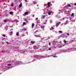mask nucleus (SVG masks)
<instances>
[{"label":"nucleus","instance_id":"nucleus-1","mask_svg":"<svg viewBox=\"0 0 76 76\" xmlns=\"http://www.w3.org/2000/svg\"><path fill=\"white\" fill-rule=\"evenodd\" d=\"M61 23L60 22H58V23H56V27H57Z\"/></svg>","mask_w":76,"mask_h":76},{"label":"nucleus","instance_id":"nucleus-2","mask_svg":"<svg viewBox=\"0 0 76 76\" xmlns=\"http://www.w3.org/2000/svg\"><path fill=\"white\" fill-rule=\"evenodd\" d=\"M61 37L62 38H64L65 37V35H64V34H62L61 35Z\"/></svg>","mask_w":76,"mask_h":76},{"label":"nucleus","instance_id":"nucleus-3","mask_svg":"<svg viewBox=\"0 0 76 76\" xmlns=\"http://www.w3.org/2000/svg\"><path fill=\"white\" fill-rule=\"evenodd\" d=\"M22 3H20V4L19 5V7H22Z\"/></svg>","mask_w":76,"mask_h":76},{"label":"nucleus","instance_id":"nucleus-4","mask_svg":"<svg viewBox=\"0 0 76 76\" xmlns=\"http://www.w3.org/2000/svg\"><path fill=\"white\" fill-rule=\"evenodd\" d=\"M48 7H50V2H48Z\"/></svg>","mask_w":76,"mask_h":76},{"label":"nucleus","instance_id":"nucleus-5","mask_svg":"<svg viewBox=\"0 0 76 76\" xmlns=\"http://www.w3.org/2000/svg\"><path fill=\"white\" fill-rule=\"evenodd\" d=\"M34 23H33L32 24V28H34Z\"/></svg>","mask_w":76,"mask_h":76},{"label":"nucleus","instance_id":"nucleus-6","mask_svg":"<svg viewBox=\"0 0 76 76\" xmlns=\"http://www.w3.org/2000/svg\"><path fill=\"white\" fill-rule=\"evenodd\" d=\"M28 12H25L24 13V14L25 15H28Z\"/></svg>","mask_w":76,"mask_h":76},{"label":"nucleus","instance_id":"nucleus-7","mask_svg":"<svg viewBox=\"0 0 76 76\" xmlns=\"http://www.w3.org/2000/svg\"><path fill=\"white\" fill-rule=\"evenodd\" d=\"M51 12H50L48 13V14L49 15H51Z\"/></svg>","mask_w":76,"mask_h":76},{"label":"nucleus","instance_id":"nucleus-8","mask_svg":"<svg viewBox=\"0 0 76 76\" xmlns=\"http://www.w3.org/2000/svg\"><path fill=\"white\" fill-rule=\"evenodd\" d=\"M68 7H70V4H68L67 5Z\"/></svg>","mask_w":76,"mask_h":76},{"label":"nucleus","instance_id":"nucleus-9","mask_svg":"<svg viewBox=\"0 0 76 76\" xmlns=\"http://www.w3.org/2000/svg\"><path fill=\"white\" fill-rule=\"evenodd\" d=\"M31 44H34V42L32 41H31Z\"/></svg>","mask_w":76,"mask_h":76},{"label":"nucleus","instance_id":"nucleus-10","mask_svg":"<svg viewBox=\"0 0 76 76\" xmlns=\"http://www.w3.org/2000/svg\"><path fill=\"white\" fill-rule=\"evenodd\" d=\"M35 37H40V36H38V35H37L35 36Z\"/></svg>","mask_w":76,"mask_h":76},{"label":"nucleus","instance_id":"nucleus-11","mask_svg":"<svg viewBox=\"0 0 76 76\" xmlns=\"http://www.w3.org/2000/svg\"><path fill=\"white\" fill-rule=\"evenodd\" d=\"M25 24H26V23H25V22H23V25H25Z\"/></svg>","mask_w":76,"mask_h":76},{"label":"nucleus","instance_id":"nucleus-12","mask_svg":"<svg viewBox=\"0 0 76 76\" xmlns=\"http://www.w3.org/2000/svg\"><path fill=\"white\" fill-rule=\"evenodd\" d=\"M10 14L11 15L12 14H13V12H11L10 13Z\"/></svg>","mask_w":76,"mask_h":76},{"label":"nucleus","instance_id":"nucleus-13","mask_svg":"<svg viewBox=\"0 0 76 76\" xmlns=\"http://www.w3.org/2000/svg\"><path fill=\"white\" fill-rule=\"evenodd\" d=\"M7 66H12V65L11 64H8Z\"/></svg>","mask_w":76,"mask_h":76},{"label":"nucleus","instance_id":"nucleus-14","mask_svg":"<svg viewBox=\"0 0 76 76\" xmlns=\"http://www.w3.org/2000/svg\"><path fill=\"white\" fill-rule=\"evenodd\" d=\"M64 43H66V40H64Z\"/></svg>","mask_w":76,"mask_h":76},{"label":"nucleus","instance_id":"nucleus-15","mask_svg":"<svg viewBox=\"0 0 76 76\" xmlns=\"http://www.w3.org/2000/svg\"><path fill=\"white\" fill-rule=\"evenodd\" d=\"M45 16H42V18L43 19H44V18H45Z\"/></svg>","mask_w":76,"mask_h":76},{"label":"nucleus","instance_id":"nucleus-16","mask_svg":"<svg viewBox=\"0 0 76 76\" xmlns=\"http://www.w3.org/2000/svg\"><path fill=\"white\" fill-rule=\"evenodd\" d=\"M53 57L54 58H57V56H53Z\"/></svg>","mask_w":76,"mask_h":76},{"label":"nucleus","instance_id":"nucleus-17","mask_svg":"<svg viewBox=\"0 0 76 76\" xmlns=\"http://www.w3.org/2000/svg\"><path fill=\"white\" fill-rule=\"evenodd\" d=\"M73 15H74V13H72V14L71 15V16H73Z\"/></svg>","mask_w":76,"mask_h":76},{"label":"nucleus","instance_id":"nucleus-18","mask_svg":"<svg viewBox=\"0 0 76 76\" xmlns=\"http://www.w3.org/2000/svg\"><path fill=\"white\" fill-rule=\"evenodd\" d=\"M16 35H17V36L19 35V33H16Z\"/></svg>","mask_w":76,"mask_h":76},{"label":"nucleus","instance_id":"nucleus-19","mask_svg":"<svg viewBox=\"0 0 76 76\" xmlns=\"http://www.w3.org/2000/svg\"><path fill=\"white\" fill-rule=\"evenodd\" d=\"M53 27H51V28H50V30H52V29H53Z\"/></svg>","mask_w":76,"mask_h":76},{"label":"nucleus","instance_id":"nucleus-20","mask_svg":"<svg viewBox=\"0 0 76 76\" xmlns=\"http://www.w3.org/2000/svg\"><path fill=\"white\" fill-rule=\"evenodd\" d=\"M59 33H60L61 34V33H62V31H59Z\"/></svg>","mask_w":76,"mask_h":76},{"label":"nucleus","instance_id":"nucleus-21","mask_svg":"<svg viewBox=\"0 0 76 76\" xmlns=\"http://www.w3.org/2000/svg\"><path fill=\"white\" fill-rule=\"evenodd\" d=\"M3 36L4 37H6V36H5V35H4V34L3 35Z\"/></svg>","mask_w":76,"mask_h":76},{"label":"nucleus","instance_id":"nucleus-22","mask_svg":"<svg viewBox=\"0 0 76 76\" xmlns=\"http://www.w3.org/2000/svg\"><path fill=\"white\" fill-rule=\"evenodd\" d=\"M4 22H7V20H5L4 21Z\"/></svg>","mask_w":76,"mask_h":76},{"label":"nucleus","instance_id":"nucleus-23","mask_svg":"<svg viewBox=\"0 0 76 76\" xmlns=\"http://www.w3.org/2000/svg\"><path fill=\"white\" fill-rule=\"evenodd\" d=\"M67 35L69 36V33H67Z\"/></svg>","mask_w":76,"mask_h":76},{"label":"nucleus","instance_id":"nucleus-24","mask_svg":"<svg viewBox=\"0 0 76 76\" xmlns=\"http://www.w3.org/2000/svg\"><path fill=\"white\" fill-rule=\"evenodd\" d=\"M51 50V48H50L49 49V50Z\"/></svg>","mask_w":76,"mask_h":76},{"label":"nucleus","instance_id":"nucleus-25","mask_svg":"<svg viewBox=\"0 0 76 76\" xmlns=\"http://www.w3.org/2000/svg\"><path fill=\"white\" fill-rule=\"evenodd\" d=\"M75 6H76V3H75Z\"/></svg>","mask_w":76,"mask_h":76},{"label":"nucleus","instance_id":"nucleus-26","mask_svg":"<svg viewBox=\"0 0 76 76\" xmlns=\"http://www.w3.org/2000/svg\"><path fill=\"white\" fill-rule=\"evenodd\" d=\"M49 45H51V43H49Z\"/></svg>","mask_w":76,"mask_h":76},{"label":"nucleus","instance_id":"nucleus-27","mask_svg":"<svg viewBox=\"0 0 76 76\" xmlns=\"http://www.w3.org/2000/svg\"><path fill=\"white\" fill-rule=\"evenodd\" d=\"M38 19V18H36V20H37V19Z\"/></svg>","mask_w":76,"mask_h":76},{"label":"nucleus","instance_id":"nucleus-28","mask_svg":"<svg viewBox=\"0 0 76 76\" xmlns=\"http://www.w3.org/2000/svg\"><path fill=\"white\" fill-rule=\"evenodd\" d=\"M7 44H9V42H7Z\"/></svg>","mask_w":76,"mask_h":76},{"label":"nucleus","instance_id":"nucleus-29","mask_svg":"<svg viewBox=\"0 0 76 76\" xmlns=\"http://www.w3.org/2000/svg\"><path fill=\"white\" fill-rule=\"evenodd\" d=\"M11 6H13V5H11Z\"/></svg>","mask_w":76,"mask_h":76},{"label":"nucleus","instance_id":"nucleus-30","mask_svg":"<svg viewBox=\"0 0 76 76\" xmlns=\"http://www.w3.org/2000/svg\"><path fill=\"white\" fill-rule=\"evenodd\" d=\"M50 6H52V4H50Z\"/></svg>","mask_w":76,"mask_h":76},{"label":"nucleus","instance_id":"nucleus-31","mask_svg":"<svg viewBox=\"0 0 76 76\" xmlns=\"http://www.w3.org/2000/svg\"><path fill=\"white\" fill-rule=\"evenodd\" d=\"M13 32L12 31L11 33H12Z\"/></svg>","mask_w":76,"mask_h":76},{"label":"nucleus","instance_id":"nucleus-32","mask_svg":"<svg viewBox=\"0 0 76 76\" xmlns=\"http://www.w3.org/2000/svg\"><path fill=\"white\" fill-rule=\"evenodd\" d=\"M68 12H69V11H68Z\"/></svg>","mask_w":76,"mask_h":76}]
</instances>
